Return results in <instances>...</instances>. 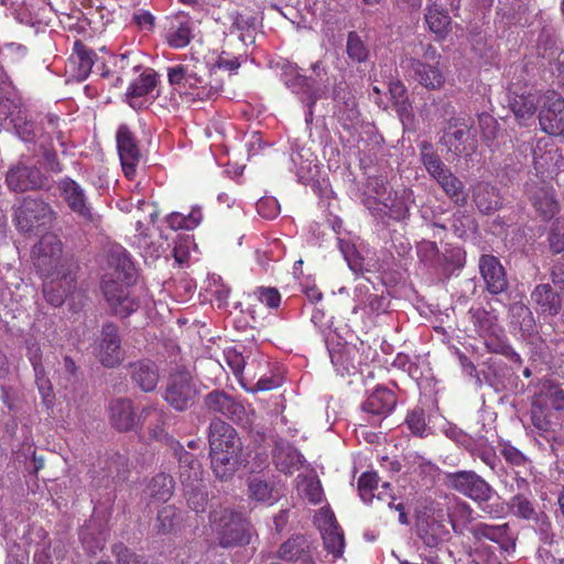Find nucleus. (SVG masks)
<instances>
[{"mask_svg":"<svg viewBox=\"0 0 564 564\" xmlns=\"http://www.w3.org/2000/svg\"><path fill=\"white\" fill-rule=\"evenodd\" d=\"M531 433L545 440L553 453L561 443L557 432L564 426V390L560 383L545 379L538 384L530 404Z\"/></svg>","mask_w":564,"mask_h":564,"instance_id":"obj_1","label":"nucleus"},{"mask_svg":"<svg viewBox=\"0 0 564 564\" xmlns=\"http://www.w3.org/2000/svg\"><path fill=\"white\" fill-rule=\"evenodd\" d=\"M447 488L457 491L475 501L479 509L492 519H500L506 514L503 502L494 487L474 470H459L447 473L444 478Z\"/></svg>","mask_w":564,"mask_h":564,"instance_id":"obj_2","label":"nucleus"},{"mask_svg":"<svg viewBox=\"0 0 564 564\" xmlns=\"http://www.w3.org/2000/svg\"><path fill=\"white\" fill-rule=\"evenodd\" d=\"M210 529L223 549H234L250 544L256 530L250 520L239 511L229 508L209 513Z\"/></svg>","mask_w":564,"mask_h":564,"instance_id":"obj_3","label":"nucleus"},{"mask_svg":"<svg viewBox=\"0 0 564 564\" xmlns=\"http://www.w3.org/2000/svg\"><path fill=\"white\" fill-rule=\"evenodd\" d=\"M55 217L56 213L52 206L40 197L25 196L13 209L14 225L23 234L46 227Z\"/></svg>","mask_w":564,"mask_h":564,"instance_id":"obj_4","label":"nucleus"},{"mask_svg":"<svg viewBox=\"0 0 564 564\" xmlns=\"http://www.w3.org/2000/svg\"><path fill=\"white\" fill-rule=\"evenodd\" d=\"M473 123L468 119L451 118L440 142L456 156H471L477 149V140L470 133Z\"/></svg>","mask_w":564,"mask_h":564,"instance_id":"obj_5","label":"nucleus"},{"mask_svg":"<svg viewBox=\"0 0 564 564\" xmlns=\"http://www.w3.org/2000/svg\"><path fill=\"white\" fill-rule=\"evenodd\" d=\"M445 513L434 501H430L424 511L416 516V533L422 542L429 547H436L441 544L448 531L445 525Z\"/></svg>","mask_w":564,"mask_h":564,"instance_id":"obj_6","label":"nucleus"},{"mask_svg":"<svg viewBox=\"0 0 564 564\" xmlns=\"http://www.w3.org/2000/svg\"><path fill=\"white\" fill-rule=\"evenodd\" d=\"M129 283L113 279L102 278L101 290L104 296L112 310V313L121 318L130 316L140 307L139 299L133 296L128 289Z\"/></svg>","mask_w":564,"mask_h":564,"instance_id":"obj_7","label":"nucleus"},{"mask_svg":"<svg viewBox=\"0 0 564 564\" xmlns=\"http://www.w3.org/2000/svg\"><path fill=\"white\" fill-rule=\"evenodd\" d=\"M541 129L550 135H564V98L555 90L541 95L539 113Z\"/></svg>","mask_w":564,"mask_h":564,"instance_id":"obj_8","label":"nucleus"},{"mask_svg":"<svg viewBox=\"0 0 564 564\" xmlns=\"http://www.w3.org/2000/svg\"><path fill=\"white\" fill-rule=\"evenodd\" d=\"M6 183L10 191L24 193L45 188L48 184V178L36 165L18 162L8 170Z\"/></svg>","mask_w":564,"mask_h":564,"instance_id":"obj_9","label":"nucleus"},{"mask_svg":"<svg viewBox=\"0 0 564 564\" xmlns=\"http://www.w3.org/2000/svg\"><path fill=\"white\" fill-rule=\"evenodd\" d=\"M43 293L46 301L54 307L64 304L66 297L76 289V275L70 267L61 265L58 270H51V275H43Z\"/></svg>","mask_w":564,"mask_h":564,"instance_id":"obj_10","label":"nucleus"},{"mask_svg":"<svg viewBox=\"0 0 564 564\" xmlns=\"http://www.w3.org/2000/svg\"><path fill=\"white\" fill-rule=\"evenodd\" d=\"M204 406L212 414H219L234 423H248V412L242 402L224 390L215 389L204 397Z\"/></svg>","mask_w":564,"mask_h":564,"instance_id":"obj_11","label":"nucleus"},{"mask_svg":"<svg viewBox=\"0 0 564 564\" xmlns=\"http://www.w3.org/2000/svg\"><path fill=\"white\" fill-rule=\"evenodd\" d=\"M63 245L57 236L47 234L41 237L33 248L35 267L41 275H51V270H58L61 265L70 267L62 259Z\"/></svg>","mask_w":564,"mask_h":564,"instance_id":"obj_12","label":"nucleus"},{"mask_svg":"<svg viewBox=\"0 0 564 564\" xmlns=\"http://www.w3.org/2000/svg\"><path fill=\"white\" fill-rule=\"evenodd\" d=\"M469 533L476 543L488 540L498 545L501 554H511L516 551L517 536L509 523L489 524L478 522L469 529Z\"/></svg>","mask_w":564,"mask_h":564,"instance_id":"obj_13","label":"nucleus"},{"mask_svg":"<svg viewBox=\"0 0 564 564\" xmlns=\"http://www.w3.org/2000/svg\"><path fill=\"white\" fill-rule=\"evenodd\" d=\"M197 389L188 372H176L170 376L164 399L176 411H185L192 406Z\"/></svg>","mask_w":564,"mask_h":564,"instance_id":"obj_14","label":"nucleus"},{"mask_svg":"<svg viewBox=\"0 0 564 564\" xmlns=\"http://www.w3.org/2000/svg\"><path fill=\"white\" fill-rule=\"evenodd\" d=\"M117 149L124 175L133 180L141 160L139 142L127 124H120L116 133Z\"/></svg>","mask_w":564,"mask_h":564,"instance_id":"obj_15","label":"nucleus"},{"mask_svg":"<svg viewBox=\"0 0 564 564\" xmlns=\"http://www.w3.org/2000/svg\"><path fill=\"white\" fill-rule=\"evenodd\" d=\"M315 523L322 532L327 552L336 558L340 557L344 553L345 538L334 512L329 508H321L315 516Z\"/></svg>","mask_w":564,"mask_h":564,"instance_id":"obj_16","label":"nucleus"},{"mask_svg":"<svg viewBox=\"0 0 564 564\" xmlns=\"http://www.w3.org/2000/svg\"><path fill=\"white\" fill-rule=\"evenodd\" d=\"M61 196L68 208L85 221H93L94 215L83 187L69 176L61 178L57 183Z\"/></svg>","mask_w":564,"mask_h":564,"instance_id":"obj_17","label":"nucleus"},{"mask_svg":"<svg viewBox=\"0 0 564 564\" xmlns=\"http://www.w3.org/2000/svg\"><path fill=\"white\" fill-rule=\"evenodd\" d=\"M97 357L107 368H113L123 360L121 338L118 327L112 323L102 326Z\"/></svg>","mask_w":564,"mask_h":564,"instance_id":"obj_18","label":"nucleus"},{"mask_svg":"<svg viewBox=\"0 0 564 564\" xmlns=\"http://www.w3.org/2000/svg\"><path fill=\"white\" fill-rule=\"evenodd\" d=\"M479 271L485 282L486 290L498 295L509 288L507 273L500 260L492 254H482L479 259Z\"/></svg>","mask_w":564,"mask_h":564,"instance_id":"obj_19","label":"nucleus"},{"mask_svg":"<svg viewBox=\"0 0 564 564\" xmlns=\"http://www.w3.org/2000/svg\"><path fill=\"white\" fill-rule=\"evenodd\" d=\"M366 205L371 214L380 219L390 218L395 221H402L410 215L409 206L402 196L397 192H389L375 205H371V199H366Z\"/></svg>","mask_w":564,"mask_h":564,"instance_id":"obj_20","label":"nucleus"},{"mask_svg":"<svg viewBox=\"0 0 564 564\" xmlns=\"http://www.w3.org/2000/svg\"><path fill=\"white\" fill-rule=\"evenodd\" d=\"M193 37V23L188 15L180 13L167 19L164 28V41L171 48H184Z\"/></svg>","mask_w":564,"mask_h":564,"instance_id":"obj_21","label":"nucleus"},{"mask_svg":"<svg viewBox=\"0 0 564 564\" xmlns=\"http://www.w3.org/2000/svg\"><path fill=\"white\" fill-rule=\"evenodd\" d=\"M209 451H241L237 431L220 419L212 420L208 429Z\"/></svg>","mask_w":564,"mask_h":564,"instance_id":"obj_22","label":"nucleus"},{"mask_svg":"<svg viewBox=\"0 0 564 564\" xmlns=\"http://www.w3.org/2000/svg\"><path fill=\"white\" fill-rule=\"evenodd\" d=\"M227 365L238 379L242 389H247V382H251L257 376V368H267L265 360L251 358L246 360L242 354L236 349H228L225 354Z\"/></svg>","mask_w":564,"mask_h":564,"instance_id":"obj_23","label":"nucleus"},{"mask_svg":"<svg viewBox=\"0 0 564 564\" xmlns=\"http://www.w3.org/2000/svg\"><path fill=\"white\" fill-rule=\"evenodd\" d=\"M539 104H541V96L531 89L510 90L509 106L521 126H527L533 118Z\"/></svg>","mask_w":564,"mask_h":564,"instance_id":"obj_24","label":"nucleus"},{"mask_svg":"<svg viewBox=\"0 0 564 564\" xmlns=\"http://www.w3.org/2000/svg\"><path fill=\"white\" fill-rule=\"evenodd\" d=\"M528 192L533 208L542 219L549 220L558 213L560 206L552 186L533 184Z\"/></svg>","mask_w":564,"mask_h":564,"instance_id":"obj_25","label":"nucleus"},{"mask_svg":"<svg viewBox=\"0 0 564 564\" xmlns=\"http://www.w3.org/2000/svg\"><path fill=\"white\" fill-rule=\"evenodd\" d=\"M276 557L289 563L301 561L308 564L313 562L312 543L303 534L292 535L280 545Z\"/></svg>","mask_w":564,"mask_h":564,"instance_id":"obj_26","label":"nucleus"},{"mask_svg":"<svg viewBox=\"0 0 564 564\" xmlns=\"http://www.w3.org/2000/svg\"><path fill=\"white\" fill-rule=\"evenodd\" d=\"M107 263L111 272L105 274L108 279L130 283L134 275V267L128 251L120 245H113L107 252Z\"/></svg>","mask_w":564,"mask_h":564,"instance_id":"obj_27","label":"nucleus"},{"mask_svg":"<svg viewBox=\"0 0 564 564\" xmlns=\"http://www.w3.org/2000/svg\"><path fill=\"white\" fill-rule=\"evenodd\" d=\"M406 68L426 89H440L445 83V77L442 70L438 68V66L432 65L431 63H424L419 58L411 57L406 59Z\"/></svg>","mask_w":564,"mask_h":564,"instance_id":"obj_28","label":"nucleus"},{"mask_svg":"<svg viewBox=\"0 0 564 564\" xmlns=\"http://www.w3.org/2000/svg\"><path fill=\"white\" fill-rule=\"evenodd\" d=\"M96 58L97 54L94 50L80 40H76L67 65L77 80H85L91 73Z\"/></svg>","mask_w":564,"mask_h":564,"instance_id":"obj_29","label":"nucleus"},{"mask_svg":"<svg viewBox=\"0 0 564 564\" xmlns=\"http://www.w3.org/2000/svg\"><path fill=\"white\" fill-rule=\"evenodd\" d=\"M531 301L536 312L545 316H555L562 308V296L549 283L538 284L531 292Z\"/></svg>","mask_w":564,"mask_h":564,"instance_id":"obj_30","label":"nucleus"},{"mask_svg":"<svg viewBox=\"0 0 564 564\" xmlns=\"http://www.w3.org/2000/svg\"><path fill=\"white\" fill-rule=\"evenodd\" d=\"M132 381L144 392L155 390L160 372L156 364L150 359H141L129 365Z\"/></svg>","mask_w":564,"mask_h":564,"instance_id":"obj_31","label":"nucleus"},{"mask_svg":"<svg viewBox=\"0 0 564 564\" xmlns=\"http://www.w3.org/2000/svg\"><path fill=\"white\" fill-rule=\"evenodd\" d=\"M397 401L392 390L379 386L362 402L361 410L371 415L386 416L394 410Z\"/></svg>","mask_w":564,"mask_h":564,"instance_id":"obj_32","label":"nucleus"},{"mask_svg":"<svg viewBox=\"0 0 564 564\" xmlns=\"http://www.w3.org/2000/svg\"><path fill=\"white\" fill-rule=\"evenodd\" d=\"M110 423L120 432L132 431L139 422V417L133 410L131 400L120 398L112 401L109 405Z\"/></svg>","mask_w":564,"mask_h":564,"instance_id":"obj_33","label":"nucleus"},{"mask_svg":"<svg viewBox=\"0 0 564 564\" xmlns=\"http://www.w3.org/2000/svg\"><path fill=\"white\" fill-rule=\"evenodd\" d=\"M273 463L276 469L285 475H292L303 465L301 453L293 445L285 442L275 444Z\"/></svg>","mask_w":564,"mask_h":564,"instance_id":"obj_34","label":"nucleus"},{"mask_svg":"<svg viewBox=\"0 0 564 564\" xmlns=\"http://www.w3.org/2000/svg\"><path fill=\"white\" fill-rule=\"evenodd\" d=\"M473 199L482 214H491L502 205L499 189L487 182H479L474 186Z\"/></svg>","mask_w":564,"mask_h":564,"instance_id":"obj_35","label":"nucleus"},{"mask_svg":"<svg viewBox=\"0 0 564 564\" xmlns=\"http://www.w3.org/2000/svg\"><path fill=\"white\" fill-rule=\"evenodd\" d=\"M166 416L167 415L163 409L150 405L142 410L139 421L147 426L152 440L163 441L169 436L165 431Z\"/></svg>","mask_w":564,"mask_h":564,"instance_id":"obj_36","label":"nucleus"},{"mask_svg":"<svg viewBox=\"0 0 564 564\" xmlns=\"http://www.w3.org/2000/svg\"><path fill=\"white\" fill-rule=\"evenodd\" d=\"M241 451H209L212 468L218 479L231 477L237 468L238 456Z\"/></svg>","mask_w":564,"mask_h":564,"instance_id":"obj_37","label":"nucleus"},{"mask_svg":"<svg viewBox=\"0 0 564 564\" xmlns=\"http://www.w3.org/2000/svg\"><path fill=\"white\" fill-rule=\"evenodd\" d=\"M557 150L549 141L539 140L533 150V165L536 173H552L557 163Z\"/></svg>","mask_w":564,"mask_h":564,"instance_id":"obj_38","label":"nucleus"},{"mask_svg":"<svg viewBox=\"0 0 564 564\" xmlns=\"http://www.w3.org/2000/svg\"><path fill=\"white\" fill-rule=\"evenodd\" d=\"M469 321L475 332L482 338L492 337L497 333L498 318L484 307H470L468 311Z\"/></svg>","mask_w":564,"mask_h":564,"instance_id":"obj_39","label":"nucleus"},{"mask_svg":"<svg viewBox=\"0 0 564 564\" xmlns=\"http://www.w3.org/2000/svg\"><path fill=\"white\" fill-rule=\"evenodd\" d=\"M180 463V479L184 486H192L202 482L203 468L199 460L189 452L182 448L178 458Z\"/></svg>","mask_w":564,"mask_h":564,"instance_id":"obj_40","label":"nucleus"},{"mask_svg":"<svg viewBox=\"0 0 564 564\" xmlns=\"http://www.w3.org/2000/svg\"><path fill=\"white\" fill-rule=\"evenodd\" d=\"M420 148V154H421V161L429 172V174L436 181L442 175L446 174L451 169H448L443 161L441 160L440 155L434 150V147L431 142L423 141L419 145Z\"/></svg>","mask_w":564,"mask_h":564,"instance_id":"obj_41","label":"nucleus"},{"mask_svg":"<svg viewBox=\"0 0 564 564\" xmlns=\"http://www.w3.org/2000/svg\"><path fill=\"white\" fill-rule=\"evenodd\" d=\"M436 182L457 206L463 207L467 204L465 185L451 170L436 180Z\"/></svg>","mask_w":564,"mask_h":564,"instance_id":"obj_42","label":"nucleus"},{"mask_svg":"<svg viewBox=\"0 0 564 564\" xmlns=\"http://www.w3.org/2000/svg\"><path fill=\"white\" fill-rule=\"evenodd\" d=\"M425 22L429 30L440 39H444L449 32L451 17L444 9L433 4L426 9Z\"/></svg>","mask_w":564,"mask_h":564,"instance_id":"obj_43","label":"nucleus"},{"mask_svg":"<svg viewBox=\"0 0 564 564\" xmlns=\"http://www.w3.org/2000/svg\"><path fill=\"white\" fill-rule=\"evenodd\" d=\"M183 518L181 511L167 505L158 511L155 529L158 534H169L174 532L182 523Z\"/></svg>","mask_w":564,"mask_h":564,"instance_id":"obj_44","label":"nucleus"},{"mask_svg":"<svg viewBox=\"0 0 564 564\" xmlns=\"http://www.w3.org/2000/svg\"><path fill=\"white\" fill-rule=\"evenodd\" d=\"M184 95L193 100H206L213 95V88L207 85L206 79L200 75L197 65L192 64V72Z\"/></svg>","mask_w":564,"mask_h":564,"instance_id":"obj_45","label":"nucleus"},{"mask_svg":"<svg viewBox=\"0 0 564 564\" xmlns=\"http://www.w3.org/2000/svg\"><path fill=\"white\" fill-rule=\"evenodd\" d=\"M499 448L505 462L513 470L523 469V471H527L531 469V459L510 441L500 442Z\"/></svg>","mask_w":564,"mask_h":564,"instance_id":"obj_46","label":"nucleus"},{"mask_svg":"<svg viewBox=\"0 0 564 564\" xmlns=\"http://www.w3.org/2000/svg\"><path fill=\"white\" fill-rule=\"evenodd\" d=\"M158 85L156 74L152 68H145L127 89V97L140 98L149 95Z\"/></svg>","mask_w":564,"mask_h":564,"instance_id":"obj_47","label":"nucleus"},{"mask_svg":"<svg viewBox=\"0 0 564 564\" xmlns=\"http://www.w3.org/2000/svg\"><path fill=\"white\" fill-rule=\"evenodd\" d=\"M150 497L166 502L174 494V479L171 475L156 474L148 485Z\"/></svg>","mask_w":564,"mask_h":564,"instance_id":"obj_48","label":"nucleus"},{"mask_svg":"<svg viewBox=\"0 0 564 564\" xmlns=\"http://www.w3.org/2000/svg\"><path fill=\"white\" fill-rule=\"evenodd\" d=\"M30 535L31 542H33V536L39 539L33 555V564H53L51 554L52 541L48 533L43 528H35L32 529Z\"/></svg>","mask_w":564,"mask_h":564,"instance_id":"obj_49","label":"nucleus"},{"mask_svg":"<svg viewBox=\"0 0 564 564\" xmlns=\"http://www.w3.org/2000/svg\"><path fill=\"white\" fill-rule=\"evenodd\" d=\"M203 219L200 208H193L187 215L182 213H171L166 217L169 227L173 230H193Z\"/></svg>","mask_w":564,"mask_h":564,"instance_id":"obj_50","label":"nucleus"},{"mask_svg":"<svg viewBox=\"0 0 564 564\" xmlns=\"http://www.w3.org/2000/svg\"><path fill=\"white\" fill-rule=\"evenodd\" d=\"M507 555L487 543H477L470 552L473 564H503Z\"/></svg>","mask_w":564,"mask_h":564,"instance_id":"obj_51","label":"nucleus"},{"mask_svg":"<svg viewBox=\"0 0 564 564\" xmlns=\"http://www.w3.org/2000/svg\"><path fill=\"white\" fill-rule=\"evenodd\" d=\"M509 509L517 518L524 520L536 519V511L533 500L524 492H518L509 500Z\"/></svg>","mask_w":564,"mask_h":564,"instance_id":"obj_52","label":"nucleus"},{"mask_svg":"<svg viewBox=\"0 0 564 564\" xmlns=\"http://www.w3.org/2000/svg\"><path fill=\"white\" fill-rule=\"evenodd\" d=\"M184 495L189 509L195 513H203L206 511L208 505V494L203 482L194 484L192 486H184Z\"/></svg>","mask_w":564,"mask_h":564,"instance_id":"obj_53","label":"nucleus"},{"mask_svg":"<svg viewBox=\"0 0 564 564\" xmlns=\"http://www.w3.org/2000/svg\"><path fill=\"white\" fill-rule=\"evenodd\" d=\"M346 53L355 63H364L368 59L369 50L356 31H350L347 34Z\"/></svg>","mask_w":564,"mask_h":564,"instance_id":"obj_54","label":"nucleus"},{"mask_svg":"<svg viewBox=\"0 0 564 564\" xmlns=\"http://www.w3.org/2000/svg\"><path fill=\"white\" fill-rule=\"evenodd\" d=\"M379 489V477L376 471L362 473L358 479V491L366 503H373L375 491Z\"/></svg>","mask_w":564,"mask_h":564,"instance_id":"obj_55","label":"nucleus"},{"mask_svg":"<svg viewBox=\"0 0 564 564\" xmlns=\"http://www.w3.org/2000/svg\"><path fill=\"white\" fill-rule=\"evenodd\" d=\"M192 64H177L167 68V79L181 95H184L186 85L191 77Z\"/></svg>","mask_w":564,"mask_h":564,"instance_id":"obj_56","label":"nucleus"},{"mask_svg":"<svg viewBox=\"0 0 564 564\" xmlns=\"http://www.w3.org/2000/svg\"><path fill=\"white\" fill-rule=\"evenodd\" d=\"M14 129L19 138L24 142L45 141L48 135L42 132V127L29 120L17 121Z\"/></svg>","mask_w":564,"mask_h":564,"instance_id":"obj_57","label":"nucleus"},{"mask_svg":"<svg viewBox=\"0 0 564 564\" xmlns=\"http://www.w3.org/2000/svg\"><path fill=\"white\" fill-rule=\"evenodd\" d=\"M35 383L42 398L43 404L50 409L54 405L55 394L51 380L48 379L45 368L34 370Z\"/></svg>","mask_w":564,"mask_h":564,"instance_id":"obj_58","label":"nucleus"},{"mask_svg":"<svg viewBox=\"0 0 564 564\" xmlns=\"http://www.w3.org/2000/svg\"><path fill=\"white\" fill-rule=\"evenodd\" d=\"M115 66L119 73L126 77L138 73L142 68L141 63L138 61L137 54L133 52H127L118 55L115 59Z\"/></svg>","mask_w":564,"mask_h":564,"instance_id":"obj_59","label":"nucleus"},{"mask_svg":"<svg viewBox=\"0 0 564 564\" xmlns=\"http://www.w3.org/2000/svg\"><path fill=\"white\" fill-rule=\"evenodd\" d=\"M40 148L42 149V155L47 171L54 174L62 173L64 165L59 161L57 152L52 147L51 137H47L45 141H41Z\"/></svg>","mask_w":564,"mask_h":564,"instance_id":"obj_60","label":"nucleus"},{"mask_svg":"<svg viewBox=\"0 0 564 564\" xmlns=\"http://www.w3.org/2000/svg\"><path fill=\"white\" fill-rule=\"evenodd\" d=\"M118 564H148L144 556L138 555L123 543H116L111 549Z\"/></svg>","mask_w":564,"mask_h":564,"instance_id":"obj_61","label":"nucleus"},{"mask_svg":"<svg viewBox=\"0 0 564 564\" xmlns=\"http://www.w3.org/2000/svg\"><path fill=\"white\" fill-rule=\"evenodd\" d=\"M253 293L258 301L268 308L278 310L281 305L282 296L276 288L258 286Z\"/></svg>","mask_w":564,"mask_h":564,"instance_id":"obj_62","label":"nucleus"},{"mask_svg":"<svg viewBox=\"0 0 564 564\" xmlns=\"http://www.w3.org/2000/svg\"><path fill=\"white\" fill-rule=\"evenodd\" d=\"M550 248L553 253L564 251V218H556L549 234Z\"/></svg>","mask_w":564,"mask_h":564,"instance_id":"obj_63","label":"nucleus"},{"mask_svg":"<svg viewBox=\"0 0 564 564\" xmlns=\"http://www.w3.org/2000/svg\"><path fill=\"white\" fill-rule=\"evenodd\" d=\"M249 490L251 497L258 501L272 503L274 500L272 488L263 480H252L249 484Z\"/></svg>","mask_w":564,"mask_h":564,"instance_id":"obj_64","label":"nucleus"}]
</instances>
